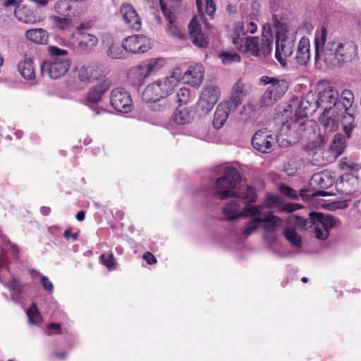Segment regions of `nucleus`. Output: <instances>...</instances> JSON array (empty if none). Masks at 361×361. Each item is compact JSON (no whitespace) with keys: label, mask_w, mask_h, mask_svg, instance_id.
<instances>
[{"label":"nucleus","mask_w":361,"mask_h":361,"mask_svg":"<svg viewBox=\"0 0 361 361\" xmlns=\"http://www.w3.org/2000/svg\"><path fill=\"white\" fill-rule=\"evenodd\" d=\"M327 29L322 26L315 32L314 45L315 61L326 65L339 66V39L327 40Z\"/></svg>","instance_id":"5"},{"label":"nucleus","mask_w":361,"mask_h":361,"mask_svg":"<svg viewBox=\"0 0 361 361\" xmlns=\"http://www.w3.org/2000/svg\"><path fill=\"white\" fill-rule=\"evenodd\" d=\"M160 1L161 10L164 14V16L168 22L167 32L173 37L179 38L183 37V32L181 28L176 23V19L178 14V8L175 6H168L163 0Z\"/></svg>","instance_id":"17"},{"label":"nucleus","mask_w":361,"mask_h":361,"mask_svg":"<svg viewBox=\"0 0 361 361\" xmlns=\"http://www.w3.org/2000/svg\"><path fill=\"white\" fill-rule=\"evenodd\" d=\"M353 207L357 212L361 214V199L355 201L353 203Z\"/></svg>","instance_id":"63"},{"label":"nucleus","mask_w":361,"mask_h":361,"mask_svg":"<svg viewBox=\"0 0 361 361\" xmlns=\"http://www.w3.org/2000/svg\"><path fill=\"white\" fill-rule=\"evenodd\" d=\"M222 63L225 65L239 62L240 61V56L233 51H224L219 54Z\"/></svg>","instance_id":"46"},{"label":"nucleus","mask_w":361,"mask_h":361,"mask_svg":"<svg viewBox=\"0 0 361 361\" xmlns=\"http://www.w3.org/2000/svg\"><path fill=\"white\" fill-rule=\"evenodd\" d=\"M95 24L94 19H87L81 22L75 29L77 34L87 33L86 31L90 30L94 27Z\"/></svg>","instance_id":"50"},{"label":"nucleus","mask_w":361,"mask_h":361,"mask_svg":"<svg viewBox=\"0 0 361 361\" xmlns=\"http://www.w3.org/2000/svg\"><path fill=\"white\" fill-rule=\"evenodd\" d=\"M97 37L91 33H72L65 39L64 44L68 48L84 53L91 52L98 44Z\"/></svg>","instance_id":"13"},{"label":"nucleus","mask_w":361,"mask_h":361,"mask_svg":"<svg viewBox=\"0 0 361 361\" xmlns=\"http://www.w3.org/2000/svg\"><path fill=\"white\" fill-rule=\"evenodd\" d=\"M8 288L16 296H18L22 292V285L14 279L9 282Z\"/></svg>","instance_id":"54"},{"label":"nucleus","mask_w":361,"mask_h":361,"mask_svg":"<svg viewBox=\"0 0 361 361\" xmlns=\"http://www.w3.org/2000/svg\"><path fill=\"white\" fill-rule=\"evenodd\" d=\"M339 180V184L347 194L353 193L360 189L359 180L357 176L348 174L341 176Z\"/></svg>","instance_id":"34"},{"label":"nucleus","mask_w":361,"mask_h":361,"mask_svg":"<svg viewBox=\"0 0 361 361\" xmlns=\"http://www.w3.org/2000/svg\"><path fill=\"white\" fill-rule=\"evenodd\" d=\"M239 182L238 171L234 168H226L224 175L216 180L214 196L222 200L237 197L238 192L234 189L237 188Z\"/></svg>","instance_id":"8"},{"label":"nucleus","mask_w":361,"mask_h":361,"mask_svg":"<svg viewBox=\"0 0 361 361\" xmlns=\"http://www.w3.org/2000/svg\"><path fill=\"white\" fill-rule=\"evenodd\" d=\"M125 51L132 54H143L152 48L149 38L142 35H133L126 37L122 42Z\"/></svg>","instance_id":"15"},{"label":"nucleus","mask_w":361,"mask_h":361,"mask_svg":"<svg viewBox=\"0 0 361 361\" xmlns=\"http://www.w3.org/2000/svg\"><path fill=\"white\" fill-rule=\"evenodd\" d=\"M41 283L42 284L44 288L46 290H48L49 292H51L53 290V284L49 280V279L45 276H42L40 279Z\"/></svg>","instance_id":"57"},{"label":"nucleus","mask_w":361,"mask_h":361,"mask_svg":"<svg viewBox=\"0 0 361 361\" xmlns=\"http://www.w3.org/2000/svg\"><path fill=\"white\" fill-rule=\"evenodd\" d=\"M85 213L84 211H80L79 212L77 215H76V219L80 221H82L85 219Z\"/></svg>","instance_id":"64"},{"label":"nucleus","mask_w":361,"mask_h":361,"mask_svg":"<svg viewBox=\"0 0 361 361\" xmlns=\"http://www.w3.org/2000/svg\"><path fill=\"white\" fill-rule=\"evenodd\" d=\"M71 0H59L54 6L56 13L61 16H71Z\"/></svg>","instance_id":"42"},{"label":"nucleus","mask_w":361,"mask_h":361,"mask_svg":"<svg viewBox=\"0 0 361 361\" xmlns=\"http://www.w3.org/2000/svg\"><path fill=\"white\" fill-rule=\"evenodd\" d=\"M338 102L339 92L335 87L330 85H321L317 94L309 92L298 102L295 110L296 120L304 121V118L315 112L319 108L324 109L323 112L332 111L333 115L338 114L339 116L337 106Z\"/></svg>","instance_id":"2"},{"label":"nucleus","mask_w":361,"mask_h":361,"mask_svg":"<svg viewBox=\"0 0 361 361\" xmlns=\"http://www.w3.org/2000/svg\"><path fill=\"white\" fill-rule=\"evenodd\" d=\"M2 5L4 6H16L18 4V0H1Z\"/></svg>","instance_id":"60"},{"label":"nucleus","mask_w":361,"mask_h":361,"mask_svg":"<svg viewBox=\"0 0 361 361\" xmlns=\"http://www.w3.org/2000/svg\"><path fill=\"white\" fill-rule=\"evenodd\" d=\"M124 49L118 44H111L108 51L107 55L111 59H121L125 57Z\"/></svg>","instance_id":"47"},{"label":"nucleus","mask_w":361,"mask_h":361,"mask_svg":"<svg viewBox=\"0 0 361 361\" xmlns=\"http://www.w3.org/2000/svg\"><path fill=\"white\" fill-rule=\"evenodd\" d=\"M220 92L214 85H207L202 92L198 107L204 114L209 112L219 100Z\"/></svg>","instance_id":"18"},{"label":"nucleus","mask_w":361,"mask_h":361,"mask_svg":"<svg viewBox=\"0 0 361 361\" xmlns=\"http://www.w3.org/2000/svg\"><path fill=\"white\" fill-rule=\"evenodd\" d=\"M243 25L239 24L237 26V34L232 36V42L235 48L243 53H249L254 56H259L260 54L267 56L272 50L273 37L271 35H262V38L255 37H240L243 30Z\"/></svg>","instance_id":"6"},{"label":"nucleus","mask_w":361,"mask_h":361,"mask_svg":"<svg viewBox=\"0 0 361 361\" xmlns=\"http://www.w3.org/2000/svg\"><path fill=\"white\" fill-rule=\"evenodd\" d=\"M334 183V178L329 171H322L315 173L311 179V184L315 185L322 189L330 188Z\"/></svg>","instance_id":"32"},{"label":"nucleus","mask_w":361,"mask_h":361,"mask_svg":"<svg viewBox=\"0 0 361 361\" xmlns=\"http://www.w3.org/2000/svg\"><path fill=\"white\" fill-rule=\"evenodd\" d=\"M339 168L345 171L357 172L361 169V166L352 161L347 157H343L339 161Z\"/></svg>","instance_id":"44"},{"label":"nucleus","mask_w":361,"mask_h":361,"mask_svg":"<svg viewBox=\"0 0 361 361\" xmlns=\"http://www.w3.org/2000/svg\"><path fill=\"white\" fill-rule=\"evenodd\" d=\"M283 234L286 238L294 246L300 247L302 245L300 236L291 228L284 229Z\"/></svg>","instance_id":"45"},{"label":"nucleus","mask_w":361,"mask_h":361,"mask_svg":"<svg viewBox=\"0 0 361 361\" xmlns=\"http://www.w3.org/2000/svg\"><path fill=\"white\" fill-rule=\"evenodd\" d=\"M223 213L228 220H235L241 217H245L247 214L246 206L243 209L235 200H232L223 208Z\"/></svg>","instance_id":"30"},{"label":"nucleus","mask_w":361,"mask_h":361,"mask_svg":"<svg viewBox=\"0 0 361 361\" xmlns=\"http://www.w3.org/2000/svg\"><path fill=\"white\" fill-rule=\"evenodd\" d=\"M89 0H71V16L80 18L89 8Z\"/></svg>","instance_id":"40"},{"label":"nucleus","mask_w":361,"mask_h":361,"mask_svg":"<svg viewBox=\"0 0 361 361\" xmlns=\"http://www.w3.org/2000/svg\"><path fill=\"white\" fill-rule=\"evenodd\" d=\"M206 13L207 15L212 16L216 12V5L213 0H206Z\"/></svg>","instance_id":"56"},{"label":"nucleus","mask_w":361,"mask_h":361,"mask_svg":"<svg viewBox=\"0 0 361 361\" xmlns=\"http://www.w3.org/2000/svg\"><path fill=\"white\" fill-rule=\"evenodd\" d=\"M119 15L128 27L135 31L141 29L142 19L137 10L130 4H123L119 8Z\"/></svg>","instance_id":"19"},{"label":"nucleus","mask_w":361,"mask_h":361,"mask_svg":"<svg viewBox=\"0 0 361 361\" xmlns=\"http://www.w3.org/2000/svg\"><path fill=\"white\" fill-rule=\"evenodd\" d=\"M288 221L301 229L312 227L315 237L319 240L326 239L329 235V230L336 227L338 224V220L331 215L313 212L310 214L307 219L298 215H291Z\"/></svg>","instance_id":"4"},{"label":"nucleus","mask_w":361,"mask_h":361,"mask_svg":"<svg viewBox=\"0 0 361 361\" xmlns=\"http://www.w3.org/2000/svg\"><path fill=\"white\" fill-rule=\"evenodd\" d=\"M102 264L106 267L109 270L116 269V261L111 254H103L100 257Z\"/></svg>","instance_id":"52"},{"label":"nucleus","mask_w":361,"mask_h":361,"mask_svg":"<svg viewBox=\"0 0 361 361\" xmlns=\"http://www.w3.org/2000/svg\"><path fill=\"white\" fill-rule=\"evenodd\" d=\"M110 102L112 107L121 113L130 112L133 109V101L130 94L121 87L112 90Z\"/></svg>","instance_id":"16"},{"label":"nucleus","mask_w":361,"mask_h":361,"mask_svg":"<svg viewBox=\"0 0 361 361\" xmlns=\"http://www.w3.org/2000/svg\"><path fill=\"white\" fill-rule=\"evenodd\" d=\"M14 14L17 19L25 23L34 24L40 21V18L27 7L16 8Z\"/></svg>","instance_id":"33"},{"label":"nucleus","mask_w":361,"mask_h":361,"mask_svg":"<svg viewBox=\"0 0 361 361\" xmlns=\"http://www.w3.org/2000/svg\"><path fill=\"white\" fill-rule=\"evenodd\" d=\"M312 138L305 147L309 155H315L322 150L323 139L319 133V127L313 121L290 119L283 123L280 133L274 135L268 128L258 130L253 135L252 145L259 152L269 153L276 142L281 147H286L295 142L302 135Z\"/></svg>","instance_id":"1"},{"label":"nucleus","mask_w":361,"mask_h":361,"mask_svg":"<svg viewBox=\"0 0 361 361\" xmlns=\"http://www.w3.org/2000/svg\"><path fill=\"white\" fill-rule=\"evenodd\" d=\"M49 18L52 26L61 31L68 30L73 26V20L71 16H58L53 15L49 16Z\"/></svg>","instance_id":"36"},{"label":"nucleus","mask_w":361,"mask_h":361,"mask_svg":"<svg viewBox=\"0 0 361 361\" xmlns=\"http://www.w3.org/2000/svg\"><path fill=\"white\" fill-rule=\"evenodd\" d=\"M235 111V109L228 102H224L220 103L214 112L213 119L214 127L216 129L221 128L227 121L229 114Z\"/></svg>","instance_id":"24"},{"label":"nucleus","mask_w":361,"mask_h":361,"mask_svg":"<svg viewBox=\"0 0 361 361\" xmlns=\"http://www.w3.org/2000/svg\"><path fill=\"white\" fill-rule=\"evenodd\" d=\"M180 75V69L175 68L169 75L149 83L142 92V100L147 103H154L168 97L179 85Z\"/></svg>","instance_id":"3"},{"label":"nucleus","mask_w":361,"mask_h":361,"mask_svg":"<svg viewBox=\"0 0 361 361\" xmlns=\"http://www.w3.org/2000/svg\"><path fill=\"white\" fill-rule=\"evenodd\" d=\"M246 211L247 214L245 217L250 216L251 219L247 223L243 231V234L245 236H249L254 233L260 226L262 219H260V207L258 206H253L251 204L246 205Z\"/></svg>","instance_id":"21"},{"label":"nucleus","mask_w":361,"mask_h":361,"mask_svg":"<svg viewBox=\"0 0 361 361\" xmlns=\"http://www.w3.org/2000/svg\"><path fill=\"white\" fill-rule=\"evenodd\" d=\"M343 131L345 132L344 130ZM350 137V135H347L346 133H345V135L336 133L334 135L332 144L331 145V150L334 153L335 157L339 156L343 152L346 140Z\"/></svg>","instance_id":"39"},{"label":"nucleus","mask_w":361,"mask_h":361,"mask_svg":"<svg viewBox=\"0 0 361 361\" xmlns=\"http://www.w3.org/2000/svg\"><path fill=\"white\" fill-rule=\"evenodd\" d=\"M109 72L108 67L104 64L92 62L75 66L73 76L82 85H87L103 78Z\"/></svg>","instance_id":"9"},{"label":"nucleus","mask_w":361,"mask_h":361,"mask_svg":"<svg viewBox=\"0 0 361 361\" xmlns=\"http://www.w3.org/2000/svg\"><path fill=\"white\" fill-rule=\"evenodd\" d=\"M48 329H55L56 330V333L57 334H59L60 333V325L59 324H56V323H50L49 325H48Z\"/></svg>","instance_id":"62"},{"label":"nucleus","mask_w":361,"mask_h":361,"mask_svg":"<svg viewBox=\"0 0 361 361\" xmlns=\"http://www.w3.org/2000/svg\"><path fill=\"white\" fill-rule=\"evenodd\" d=\"M25 35L29 41L38 44H46L49 39L48 32L42 28L30 29Z\"/></svg>","instance_id":"35"},{"label":"nucleus","mask_w":361,"mask_h":361,"mask_svg":"<svg viewBox=\"0 0 361 361\" xmlns=\"http://www.w3.org/2000/svg\"><path fill=\"white\" fill-rule=\"evenodd\" d=\"M353 101L354 96L352 92L348 90H344L341 94H339V102L337 104L338 113L342 115L341 125L343 129L348 136L355 127L354 116L350 110Z\"/></svg>","instance_id":"12"},{"label":"nucleus","mask_w":361,"mask_h":361,"mask_svg":"<svg viewBox=\"0 0 361 361\" xmlns=\"http://www.w3.org/2000/svg\"><path fill=\"white\" fill-rule=\"evenodd\" d=\"M143 259L149 264H154L157 263V259L150 252H146L143 255Z\"/></svg>","instance_id":"59"},{"label":"nucleus","mask_w":361,"mask_h":361,"mask_svg":"<svg viewBox=\"0 0 361 361\" xmlns=\"http://www.w3.org/2000/svg\"><path fill=\"white\" fill-rule=\"evenodd\" d=\"M111 85V81L106 79L92 87L87 96V102L92 104L98 103L102 99V95L109 90Z\"/></svg>","instance_id":"26"},{"label":"nucleus","mask_w":361,"mask_h":361,"mask_svg":"<svg viewBox=\"0 0 361 361\" xmlns=\"http://www.w3.org/2000/svg\"><path fill=\"white\" fill-rule=\"evenodd\" d=\"M259 83L262 85H270L261 98V103L262 102L264 105L272 104L280 99L288 89L287 82L277 78L262 76Z\"/></svg>","instance_id":"11"},{"label":"nucleus","mask_w":361,"mask_h":361,"mask_svg":"<svg viewBox=\"0 0 361 361\" xmlns=\"http://www.w3.org/2000/svg\"><path fill=\"white\" fill-rule=\"evenodd\" d=\"M258 13L259 11L257 10H254L250 12L249 15L243 16L241 21L235 23L233 27L231 37L237 34L236 28L239 24H242L243 25V32L241 33L238 32L240 37H245L247 33H255L257 30L256 22L257 21Z\"/></svg>","instance_id":"22"},{"label":"nucleus","mask_w":361,"mask_h":361,"mask_svg":"<svg viewBox=\"0 0 361 361\" xmlns=\"http://www.w3.org/2000/svg\"><path fill=\"white\" fill-rule=\"evenodd\" d=\"M341 114L338 116V114H334L333 115L332 111L331 113L323 112L319 118L322 127L327 133L336 131L339 127V121L341 123Z\"/></svg>","instance_id":"28"},{"label":"nucleus","mask_w":361,"mask_h":361,"mask_svg":"<svg viewBox=\"0 0 361 361\" xmlns=\"http://www.w3.org/2000/svg\"><path fill=\"white\" fill-rule=\"evenodd\" d=\"M257 107V105L249 102L243 106V110L241 111V114H245L250 119L254 118L256 116Z\"/></svg>","instance_id":"53"},{"label":"nucleus","mask_w":361,"mask_h":361,"mask_svg":"<svg viewBox=\"0 0 361 361\" xmlns=\"http://www.w3.org/2000/svg\"><path fill=\"white\" fill-rule=\"evenodd\" d=\"M149 76V74L143 62L130 68L128 73V79L135 85L142 84Z\"/></svg>","instance_id":"31"},{"label":"nucleus","mask_w":361,"mask_h":361,"mask_svg":"<svg viewBox=\"0 0 361 361\" xmlns=\"http://www.w3.org/2000/svg\"><path fill=\"white\" fill-rule=\"evenodd\" d=\"M48 58L41 63V71L52 79H58L65 75L71 66V60L66 49L56 46L47 48Z\"/></svg>","instance_id":"7"},{"label":"nucleus","mask_w":361,"mask_h":361,"mask_svg":"<svg viewBox=\"0 0 361 361\" xmlns=\"http://www.w3.org/2000/svg\"><path fill=\"white\" fill-rule=\"evenodd\" d=\"M260 207V219L262 223H265L264 229L269 232H274L283 225V220L278 216L274 215L271 212L263 211V207Z\"/></svg>","instance_id":"27"},{"label":"nucleus","mask_w":361,"mask_h":361,"mask_svg":"<svg viewBox=\"0 0 361 361\" xmlns=\"http://www.w3.org/2000/svg\"><path fill=\"white\" fill-rule=\"evenodd\" d=\"M190 36L192 42L198 47H205L208 44L209 24L203 14L193 17L188 25Z\"/></svg>","instance_id":"14"},{"label":"nucleus","mask_w":361,"mask_h":361,"mask_svg":"<svg viewBox=\"0 0 361 361\" xmlns=\"http://www.w3.org/2000/svg\"><path fill=\"white\" fill-rule=\"evenodd\" d=\"M204 75V67L201 64H195L188 68L183 76V80L185 83L198 87L203 82Z\"/></svg>","instance_id":"23"},{"label":"nucleus","mask_w":361,"mask_h":361,"mask_svg":"<svg viewBox=\"0 0 361 361\" xmlns=\"http://www.w3.org/2000/svg\"><path fill=\"white\" fill-rule=\"evenodd\" d=\"M279 203V197L277 195L268 194L266 196L264 204L262 206L263 207V209L264 208L272 209L274 207H278Z\"/></svg>","instance_id":"51"},{"label":"nucleus","mask_w":361,"mask_h":361,"mask_svg":"<svg viewBox=\"0 0 361 361\" xmlns=\"http://www.w3.org/2000/svg\"><path fill=\"white\" fill-rule=\"evenodd\" d=\"M63 235L66 238H68L70 236H71L74 240H77L78 238V233H75L71 234L69 230H66L64 231Z\"/></svg>","instance_id":"61"},{"label":"nucleus","mask_w":361,"mask_h":361,"mask_svg":"<svg viewBox=\"0 0 361 361\" xmlns=\"http://www.w3.org/2000/svg\"><path fill=\"white\" fill-rule=\"evenodd\" d=\"M310 59V42L309 38L302 37L298 45L295 59L300 65H306Z\"/></svg>","instance_id":"29"},{"label":"nucleus","mask_w":361,"mask_h":361,"mask_svg":"<svg viewBox=\"0 0 361 361\" xmlns=\"http://www.w3.org/2000/svg\"><path fill=\"white\" fill-rule=\"evenodd\" d=\"M280 192L286 195L287 197L292 198V199H298L299 195L298 194L297 191L294 189L289 188L286 185H282L280 187Z\"/></svg>","instance_id":"55"},{"label":"nucleus","mask_w":361,"mask_h":361,"mask_svg":"<svg viewBox=\"0 0 361 361\" xmlns=\"http://www.w3.org/2000/svg\"><path fill=\"white\" fill-rule=\"evenodd\" d=\"M252 90L249 83L238 80L232 87L230 99L227 101L235 110L241 105L244 99L250 93Z\"/></svg>","instance_id":"20"},{"label":"nucleus","mask_w":361,"mask_h":361,"mask_svg":"<svg viewBox=\"0 0 361 361\" xmlns=\"http://www.w3.org/2000/svg\"><path fill=\"white\" fill-rule=\"evenodd\" d=\"M299 207L295 204L288 203L283 205L279 208L280 212H292Z\"/></svg>","instance_id":"58"},{"label":"nucleus","mask_w":361,"mask_h":361,"mask_svg":"<svg viewBox=\"0 0 361 361\" xmlns=\"http://www.w3.org/2000/svg\"><path fill=\"white\" fill-rule=\"evenodd\" d=\"M178 102L180 106L188 104L191 99L190 91L187 87H181L177 92Z\"/></svg>","instance_id":"48"},{"label":"nucleus","mask_w":361,"mask_h":361,"mask_svg":"<svg viewBox=\"0 0 361 361\" xmlns=\"http://www.w3.org/2000/svg\"><path fill=\"white\" fill-rule=\"evenodd\" d=\"M18 70L20 75L25 80H32L35 76L33 61L31 59H25L20 61Z\"/></svg>","instance_id":"37"},{"label":"nucleus","mask_w":361,"mask_h":361,"mask_svg":"<svg viewBox=\"0 0 361 361\" xmlns=\"http://www.w3.org/2000/svg\"><path fill=\"white\" fill-rule=\"evenodd\" d=\"M192 114L190 109L183 106L176 109L173 114V121L179 125H185L192 120Z\"/></svg>","instance_id":"38"},{"label":"nucleus","mask_w":361,"mask_h":361,"mask_svg":"<svg viewBox=\"0 0 361 361\" xmlns=\"http://www.w3.org/2000/svg\"><path fill=\"white\" fill-rule=\"evenodd\" d=\"M339 66L350 61L357 54V46L352 41L340 40Z\"/></svg>","instance_id":"25"},{"label":"nucleus","mask_w":361,"mask_h":361,"mask_svg":"<svg viewBox=\"0 0 361 361\" xmlns=\"http://www.w3.org/2000/svg\"><path fill=\"white\" fill-rule=\"evenodd\" d=\"M27 315L30 324L37 325L42 322V317L35 304H32L27 310Z\"/></svg>","instance_id":"43"},{"label":"nucleus","mask_w":361,"mask_h":361,"mask_svg":"<svg viewBox=\"0 0 361 361\" xmlns=\"http://www.w3.org/2000/svg\"><path fill=\"white\" fill-rule=\"evenodd\" d=\"M295 37L287 30L278 31L276 39L275 57L282 66L292 58Z\"/></svg>","instance_id":"10"},{"label":"nucleus","mask_w":361,"mask_h":361,"mask_svg":"<svg viewBox=\"0 0 361 361\" xmlns=\"http://www.w3.org/2000/svg\"><path fill=\"white\" fill-rule=\"evenodd\" d=\"M149 75L159 71L166 64V60L164 58H153L143 61Z\"/></svg>","instance_id":"41"},{"label":"nucleus","mask_w":361,"mask_h":361,"mask_svg":"<svg viewBox=\"0 0 361 361\" xmlns=\"http://www.w3.org/2000/svg\"><path fill=\"white\" fill-rule=\"evenodd\" d=\"M244 200H245L247 202H255L257 200V194L253 188V187L250 185L246 186V190L245 192H241L240 194L238 193V196Z\"/></svg>","instance_id":"49"}]
</instances>
